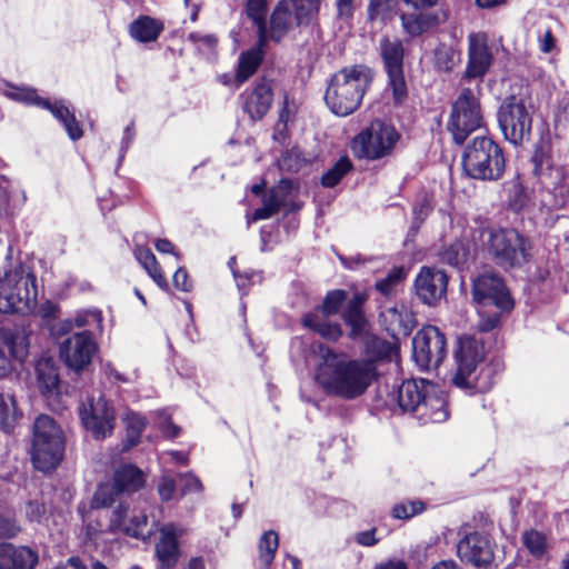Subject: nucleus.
<instances>
[{"label": "nucleus", "instance_id": "nucleus-1", "mask_svg": "<svg viewBox=\"0 0 569 569\" xmlns=\"http://www.w3.org/2000/svg\"><path fill=\"white\" fill-rule=\"evenodd\" d=\"M378 378L376 360L350 358L329 348L321 349L315 371V379L322 391L345 401L362 397Z\"/></svg>", "mask_w": 569, "mask_h": 569}, {"label": "nucleus", "instance_id": "nucleus-2", "mask_svg": "<svg viewBox=\"0 0 569 569\" xmlns=\"http://www.w3.org/2000/svg\"><path fill=\"white\" fill-rule=\"evenodd\" d=\"M373 79L372 70L365 64L345 67L336 72L326 90L325 100L337 116L346 117L360 106Z\"/></svg>", "mask_w": 569, "mask_h": 569}, {"label": "nucleus", "instance_id": "nucleus-3", "mask_svg": "<svg viewBox=\"0 0 569 569\" xmlns=\"http://www.w3.org/2000/svg\"><path fill=\"white\" fill-rule=\"evenodd\" d=\"M531 161L533 174L540 184L541 206L548 210L569 206V170L553 164L550 146L543 143L536 147Z\"/></svg>", "mask_w": 569, "mask_h": 569}, {"label": "nucleus", "instance_id": "nucleus-4", "mask_svg": "<svg viewBox=\"0 0 569 569\" xmlns=\"http://www.w3.org/2000/svg\"><path fill=\"white\" fill-rule=\"evenodd\" d=\"M37 296L36 276L29 267L10 263L0 269V312L27 313L34 308Z\"/></svg>", "mask_w": 569, "mask_h": 569}, {"label": "nucleus", "instance_id": "nucleus-5", "mask_svg": "<svg viewBox=\"0 0 569 569\" xmlns=\"http://www.w3.org/2000/svg\"><path fill=\"white\" fill-rule=\"evenodd\" d=\"M64 437L57 422L47 415L39 416L32 428L31 460L36 469L50 471L62 460Z\"/></svg>", "mask_w": 569, "mask_h": 569}, {"label": "nucleus", "instance_id": "nucleus-6", "mask_svg": "<svg viewBox=\"0 0 569 569\" xmlns=\"http://www.w3.org/2000/svg\"><path fill=\"white\" fill-rule=\"evenodd\" d=\"M483 248L491 260L505 270L522 267L530 257L528 240L515 229H488Z\"/></svg>", "mask_w": 569, "mask_h": 569}, {"label": "nucleus", "instance_id": "nucleus-7", "mask_svg": "<svg viewBox=\"0 0 569 569\" xmlns=\"http://www.w3.org/2000/svg\"><path fill=\"white\" fill-rule=\"evenodd\" d=\"M466 173L480 180H498L505 171L502 149L489 137H476L466 147L462 156Z\"/></svg>", "mask_w": 569, "mask_h": 569}, {"label": "nucleus", "instance_id": "nucleus-8", "mask_svg": "<svg viewBox=\"0 0 569 569\" xmlns=\"http://www.w3.org/2000/svg\"><path fill=\"white\" fill-rule=\"evenodd\" d=\"M154 510V507L147 503L144 507L131 508L129 502H120L111 510L109 530L137 539H149L158 530L160 522L153 513Z\"/></svg>", "mask_w": 569, "mask_h": 569}, {"label": "nucleus", "instance_id": "nucleus-9", "mask_svg": "<svg viewBox=\"0 0 569 569\" xmlns=\"http://www.w3.org/2000/svg\"><path fill=\"white\" fill-rule=\"evenodd\" d=\"M472 298L481 308L493 306L497 309L487 320L479 323L482 331L495 329L499 325L500 313L513 308V300L503 280L493 273L481 274L473 281Z\"/></svg>", "mask_w": 569, "mask_h": 569}, {"label": "nucleus", "instance_id": "nucleus-10", "mask_svg": "<svg viewBox=\"0 0 569 569\" xmlns=\"http://www.w3.org/2000/svg\"><path fill=\"white\" fill-rule=\"evenodd\" d=\"M319 10V0H282L273 9L267 39L279 42L293 28L309 24Z\"/></svg>", "mask_w": 569, "mask_h": 569}, {"label": "nucleus", "instance_id": "nucleus-11", "mask_svg": "<svg viewBox=\"0 0 569 569\" xmlns=\"http://www.w3.org/2000/svg\"><path fill=\"white\" fill-rule=\"evenodd\" d=\"M485 359L483 343L471 336L458 339L455 350L456 372L452 383L462 390H482L478 385L477 369Z\"/></svg>", "mask_w": 569, "mask_h": 569}, {"label": "nucleus", "instance_id": "nucleus-12", "mask_svg": "<svg viewBox=\"0 0 569 569\" xmlns=\"http://www.w3.org/2000/svg\"><path fill=\"white\" fill-rule=\"evenodd\" d=\"M483 126L479 99L470 89H462L452 103L447 128L457 144H462L468 136Z\"/></svg>", "mask_w": 569, "mask_h": 569}, {"label": "nucleus", "instance_id": "nucleus-13", "mask_svg": "<svg viewBox=\"0 0 569 569\" xmlns=\"http://www.w3.org/2000/svg\"><path fill=\"white\" fill-rule=\"evenodd\" d=\"M398 139L399 134L392 126L375 120L353 138L351 149L360 159L377 160L388 156Z\"/></svg>", "mask_w": 569, "mask_h": 569}, {"label": "nucleus", "instance_id": "nucleus-14", "mask_svg": "<svg viewBox=\"0 0 569 569\" xmlns=\"http://www.w3.org/2000/svg\"><path fill=\"white\" fill-rule=\"evenodd\" d=\"M499 128L506 140L520 144L529 140L532 128V109L525 99L515 96L505 99L498 110Z\"/></svg>", "mask_w": 569, "mask_h": 569}, {"label": "nucleus", "instance_id": "nucleus-15", "mask_svg": "<svg viewBox=\"0 0 569 569\" xmlns=\"http://www.w3.org/2000/svg\"><path fill=\"white\" fill-rule=\"evenodd\" d=\"M379 54L388 76V86L391 88L396 102H401L407 96V86L403 74L405 49L402 41L395 38L382 37L379 41Z\"/></svg>", "mask_w": 569, "mask_h": 569}, {"label": "nucleus", "instance_id": "nucleus-16", "mask_svg": "<svg viewBox=\"0 0 569 569\" xmlns=\"http://www.w3.org/2000/svg\"><path fill=\"white\" fill-rule=\"evenodd\" d=\"M413 359L422 369L437 368L447 356V339L435 326L420 329L412 340Z\"/></svg>", "mask_w": 569, "mask_h": 569}, {"label": "nucleus", "instance_id": "nucleus-17", "mask_svg": "<svg viewBox=\"0 0 569 569\" xmlns=\"http://www.w3.org/2000/svg\"><path fill=\"white\" fill-rule=\"evenodd\" d=\"M346 296L347 293L343 290L328 292L322 306L303 317V325L322 338L337 341L342 335L341 327L339 323L331 322L327 318L339 311L342 302L346 300Z\"/></svg>", "mask_w": 569, "mask_h": 569}, {"label": "nucleus", "instance_id": "nucleus-18", "mask_svg": "<svg viewBox=\"0 0 569 569\" xmlns=\"http://www.w3.org/2000/svg\"><path fill=\"white\" fill-rule=\"evenodd\" d=\"M79 415L83 427L94 439L100 440L111 436L116 415L104 397L90 398L79 407Z\"/></svg>", "mask_w": 569, "mask_h": 569}, {"label": "nucleus", "instance_id": "nucleus-19", "mask_svg": "<svg viewBox=\"0 0 569 569\" xmlns=\"http://www.w3.org/2000/svg\"><path fill=\"white\" fill-rule=\"evenodd\" d=\"M97 350L91 332H77L61 342L60 358L67 367L78 372L91 363Z\"/></svg>", "mask_w": 569, "mask_h": 569}, {"label": "nucleus", "instance_id": "nucleus-20", "mask_svg": "<svg viewBox=\"0 0 569 569\" xmlns=\"http://www.w3.org/2000/svg\"><path fill=\"white\" fill-rule=\"evenodd\" d=\"M28 350L29 340L23 329H0V378L12 371L13 360L22 362L28 356Z\"/></svg>", "mask_w": 569, "mask_h": 569}, {"label": "nucleus", "instance_id": "nucleus-21", "mask_svg": "<svg viewBox=\"0 0 569 569\" xmlns=\"http://www.w3.org/2000/svg\"><path fill=\"white\" fill-rule=\"evenodd\" d=\"M447 274L435 268L423 267L415 281L418 298L428 306L436 305L447 291Z\"/></svg>", "mask_w": 569, "mask_h": 569}, {"label": "nucleus", "instance_id": "nucleus-22", "mask_svg": "<svg viewBox=\"0 0 569 569\" xmlns=\"http://www.w3.org/2000/svg\"><path fill=\"white\" fill-rule=\"evenodd\" d=\"M457 553L462 562L475 567H487L493 559L492 546L489 539L478 532L462 538L457 545Z\"/></svg>", "mask_w": 569, "mask_h": 569}, {"label": "nucleus", "instance_id": "nucleus-23", "mask_svg": "<svg viewBox=\"0 0 569 569\" xmlns=\"http://www.w3.org/2000/svg\"><path fill=\"white\" fill-rule=\"evenodd\" d=\"M468 44L466 76L468 78H481L492 63V53L488 47L487 34L482 32L470 33Z\"/></svg>", "mask_w": 569, "mask_h": 569}, {"label": "nucleus", "instance_id": "nucleus-24", "mask_svg": "<svg viewBox=\"0 0 569 569\" xmlns=\"http://www.w3.org/2000/svg\"><path fill=\"white\" fill-rule=\"evenodd\" d=\"M160 538L156 543V556L162 569L174 567L180 557L178 539L182 537L186 530L176 523H167L160 529Z\"/></svg>", "mask_w": 569, "mask_h": 569}, {"label": "nucleus", "instance_id": "nucleus-25", "mask_svg": "<svg viewBox=\"0 0 569 569\" xmlns=\"http://www.w3.org/2000/svg\"><path fill=\"white\" fill-rule=\"evenodd\" d=\"M430 387L431 383L423 379L405 380L397 390L390 395V399L397 402L402 412H413L416 415Z\"/></svg>", "mask_w": 569, "mask_h": 569}, {"label": "nucleus", "instance_id": "nucleus-26", "mask_svg": "<svg viewBox=\"0 0 569 569\" xmlns=\"http://www.w3.org/2000/svg\"><path fill=\"white\" fill-rule=\"evenodd\" d=\"M258 36L259 38L257 43L251 49L242 52L239 57L238 69L236 74V79L239 83H243L251 76H253L264 58V48L267 43V27L260 26V34Z\"/></svg>", "mask_w": 569, "mask_h": 569}, {"label": "nucleus", "instance_id": "nucleus-27", "mask_svg": "<svg viewBox=\"0 0 569 569\" xmlns=\"http://www.w3.org/2000/svg\"><path fill=\"white\" fill-rule=\"evenodd\" d=\"M416 417L421 423H440L449 417L446 396L431 385L423 402H421Z\"/></svg>", "mask_w": 569, "mask_h": 569}, {"label": "nucleus", "instance_id": "nucleus-28", "mask_svg": "<svg viewBox=\"0 0 569 569\" xmlns=\"http://www.w3.org/2000/svg\"><path fill=\"white\" fill-rule=\"evenodd\" d=\"M243 110L252 120L262 119L271 107L273 94L270 81L261 80L243 94Z\"/></svg>", "mask_w": 569, "mask_h": 569}, {"label": "nucleus", "instance_id": "nucleus-29", "mask_svg": "<svg viewBox=\"0 0 569 569\" xmlns=\"http://www.w3.org/2000/svg\"><path fill=\"white\" fill-rule=\"evenodd\" d=\"M38 553L29 547L0 543V569H33Z\"/></svg>", "mask_w": 569, "mask_h": 569}, {"label": "nucleus", "instance_id": "nucleus-30", "mask_svg": "<svg viewBox=\"0 0 569 569\" xmlns=\"http://www.w3.org/2000/svg\"><path fill=\"white\" fill-rule=\"evenodd\" d=\"M291 189V182L281 180L278 186L272 188L262 199L263 206L254 210L248 224L259 220H267L278 213L287 204V199Z\"/></svg>", "mask_w": 569, "mask_h": 569}, {"label": "nucleus", "instance_id": "nucleus-31", "mask_svg": "<svg viewBox=\"0 0 569 569\" xmlns=\"http://www.w3.org/2000/svg\"><path fill=\"white\" fill-rule=\"evenodd\" d=\"M40 108L49 110L52 113L63 126L71 140H79L83 136L82 128L76 119L74 113L70 111L62 100L51 102L48 99H43V101H40Z\"/></svg>", "mask_w": 569, "mask_h": 569}, {"label": "nucleus", "instance_id": "nucleus-32", "mask_svg": "<svg viewBox=\"0 0 569 569\" xmlns=\"http://www.w3.org/2000/svg\"><path fill=\"white\" fill-rule=\"evenodd\" d=\"M113 481L123 493H132L144 486L146 479L142 470L138 467L122 465L116 470Z\"/></svg>", "mask_w": 569, "mask_h": 569}, {"label": "nucleus", "instance_id": "nucleus-33", "mask_svg": "<svg viewBox=\"0 0 569 569\" xmlns=\"http://www.w3.org/2000/svg\"><path fill=\"white\" fill-rule=\"evenodd\" d=\"M22 417L13 393L0 391V430L10 433Z\"/></svg>", "mask_w": 569, "mask_h": 569}, {"label": "nucleus", "instance_id": "nucleus-34", "mask_svg": "<svg viewBox=\"0 0 569 569\" xmlns=\"http://www.w3.org/2000/svg\"><path fill=\"white\" fill-rule=\"evenodd\" d=\"M367 297L363 293H356L347 305L343 312V320L351 328L350 336L357 338L360 336L366 326V318L362 311V305Z\"/></svg>", "mask_w": 569, "mask_h": 569}, {"label": "nucleus", "instance_id": "nucleus-35", "mask_svg": "<svg viewBox=\"0 0 569 569\" xmlns=\"http://www.w3.org/2000/svg\"><path fill=\"white\" fill-rule=\"evenodd\" d=\"M162 29L161 22L151 17L142 16L131 22L129 32L134 40L147 43L156 41Z\"/></svg>", "mask_w": 569, "mask_h": 569}, {"label": "nucleus", "instance_id": "nucleus-36", "mask_svg": "<svg viewBox=\"0 0 569 569\" xmlns=\"http://www.w3.org/2000/svg\"><path fill=\"white\" fill-rule=\"evenodd\" d=\"M36 373L43 395H52L58 389L59 376L52 359L41 358L36 365Z\"/></svg>", "mask_w": 569, "mask_h": 569}, {"label": "nucleus", "instance_id": "nucleus-37", "mask_svg": "<svg viewBox=\"0 0 569 569\" xmlns=\"http://www.w3.org/2000/svg\"><path fill=\"white\" fill-rule=\"evenodd\" d=\"M390 325L396 326L400 331L408 333L416 327L415 315L403 305L390 307L382 313Z\"/></svg>", "mask_w": 569, "mask_h": 569}, {"label": "nucleus", "instance_id": "nucleus-38", "mask_svg": "<svg viewBox=\"0 0 569 569\" xmlns=\"http://www.w3.org/2000/svg\"><path fill=\"white\" fill-rule=\"evenodd\" d=\"M123 492L119 490L114 481L112 483H102L97 489L93 497V506L97 508H110L114 503L128 502L122 500Z\"/></svg>", "mask_w": 569, "mask_h": 569}, {"label": "nucleus", "instance_id": "nucleus-39", "mask_svg": "<svg viewBox=\"0 0 569 569\" xmlns=\"http://www.w3.org/2000/svg\"><path fill=\"white\" fill-rule=\"evenodd\" d=\"M123 423L127 431V448L136 446L147 427V420L140 413L128 411L123 418Z\"/></svg>", "mask_w": 569, "mask_h": 569}, {"label": "nucleus", "instance_id": "nucleus-40", "mask_svg": "<svg viewBox=\"0 0 569 569\" xmlns=\"http://www.w3.org/2000/svg\"><path fill=\"white\" fill-rule=\"evenodd\" d=\"M522 543L530 555L537 559L543 558L548 552L546 535L536 529H530L523 532Z\"/></svg>", "mask_w": 569, "mask_h": 569}, {"label": "nucleus", "instance_id": "nucleus-41", "mask_svg": "<svg viewBox=\"0 0 569 569\" xmlns=\"http://www.w3.org/2000/svg\"><path fill=\"white\" fill-rule=\"evenodd\" d=\"M279 546L278 533L273 530L266 531L259 540V559L268 569L273 561L274 553Z\"/></svg>", "mask_w": 569, "mask_h": 569}, {"label": "nucleus", "instance_id": "nucleus-42", "mask_svg": "<svg viewBox=\"0 0 569 569\" xmlns=\"http://www.w3.org/2000/svg\"><path fill=\"white\" fill-rule=\"evenodd\" d=\"M403 30L411 37L426 32L431 26V18L422 13L401 14Z\"/></svg>", "mask_w": 569, "mask_h": 569}, {"label": "nucleus", "instance_id": "nucleus-43", "mask_svg": "<svg viewBox=\"0 0 569 569\" xmlns=\"http://www.w3.org/2000/svg\"><path fill=\"white\" fill-rule=\"evenodd\" d=\"M352 169L349 158H340L332 168H330L321 178V183L326 188H333Z\"/></svg>", "mask_w": 569, "mask_h": 569}, {"label": "nucleus", "instance_id": "nucleus-44", "mask_svg": "<svg viewBox=\"0 0 569 569\" xmlns=\"http://www.w3.org/2000/svg\"><path fill=\"white\" fill-rule=\"evenodd\" d=\"M3 94L13 101L37 107H40V101H43L44 99L39 97L34 89L27 87L8 86Z\"/></svg>", "mask_w": 569, "mask_h": 569}, {"label": "nucleus", "instance_id": "nucleus-45", "mask_svg": "<svg viewBox=\"0 0 569 569\" xmlns=\"http://www.w3.org/2000/svg\"><path fill=\"white\" fill-rule=\"evenodd\" d=\"M435 66L440 71H450L458 61L457 52L449 46L440 44L433 54Z\"/></svg>", "mask_w": 569, "mask_h": 569}, {"label": "nucleus", "instance_id": "nucleus-46", "mask_svg": "<svg viewBox=\"0 0 569 569\" xmlns=\"http://www.w3.org/2000/svg\"><path fill=\"white\" fill-rule=\"evenodd\" d=\"M393 0H370L368 4V19L370 21H385L391 18Z\"/></svg>", "mask_w": 569, "mask_h": 569}, {"label": "nucleus", "instance_id": "nucleus-47", "mask_svg": "<svg viewBox=\"0 0 569 569\" xmlns=\"http://www.w3.org/2000/svg\"><path fill=\"white\" fill-rule=\"evenodd\" d=\"M405 279V271L402 268H393L386 278L377 281L376 288L383 296H390L395 287Z\"/></svg>", "mask_w": 569, "mask_h": 569}, {"label": "nucleus", "instance_id": "nucleus-48", "mask_svg": "<svg viewBox=\"0 0 569 569\" xmlns=\"http://www.w3.org/2000/svg\"><path fill=\"white\" fill-rule=\"evenodd\" d=\"M425 509V505L420 500L407 501L398 503L392 509V515L397 519H409Z\"/></svg>", "mask_w": 569, "mask_h": 569}, {"label": "nucleus", "instance_id": "nucleus-49", "mask_svg": "<svg viewBox=\"0 0 569 569\" xmlns=\"http://www.w3.org/2000/svg\"><path fill=\"white\" fill-rule=\"evenodd\" d=\"M267 10L266 0H247V13L258 27V34H260V26L266 27L264 16Z\"/></svg>", "mask_w": 569, "mask_h": 569}, {"label": "nucleus", "instance_id": "nucleus-50", "mask_svg": "<svg viewBox=\"0 0 569 569\" xmlns=\"http://www.w3.org/2000/svg\"><path fill=\"white\" fill-rule=\"evenodd\" d=\"M188 40L194 44L200 51H212L217 46V38L210 33H202L199 31L190 32Z\"/></svg>", "mask_w": 569, "mask_h": 569}, {"label": "nucleus", "instance_id": "nucleus-51", "mask_svg": "<svg viewBox=\"0 0 569 569\" xmlns=\"http://www.w3.org/2000/svg\"><path fill=\"white\" fill-rule=\"evenodd\" d=\"M467 251L461 243L451 244L442 253V260L450 266H459L466 259Z\"/></svg>", "mask_w": 569, "mask_h": 569}, {"label": "nucleus", "instance_id": "nucleus-52", "mask_svg": "<svg viewBox=\"0 0 569 569\" xmlns=\"http://www.w3.org/2000/svg\"><path fill=\"white\" fill-rule=\"evenodd\" d=\"M176 492V480L174 478L169 475L168 472H164L159 481L158 485V493L162 501H169L173 498Z\"/></svg>", "mask_w": 569, "mask_h": 569}, {"label": "nucleus", "instance_id": "nucleus-53", "mask_svg": "<svg viewBox=\"0 0 569 569\" xmlns=\"http://www.w3.org/2000/svg\"><path fill=\"white\" fill-rule=\"evenodd\" d=\"M178 477L180 478V481L182 482V495L189 493V492H200L202 491L203 487L198 477H196L192 473H179Z\"/></svg>", "mask_w": 569, "mask_h": 569}, {"label": "nucleus", "instance_id": "nucleus-54", "mask_svg": "<svg viewBox=\"0 0 569 569\" xmlns=\"http://www.w3.org/2000/svg\"><path fill=\"white\" fill-rule=\"evenodd\" d=\"M144 270L147 271V273L150 276V278L157 283V286L160 289H162V290L169 289L168 281L164 278V276L162 274L161 268H160L158 261H156L153 264H150V267L144 268Z\"/></svg>", "mask_w": 569, "mask_h": 569}, {"label": "nucleus", "instance_id": "nucleus-55", "mask_svg": "<svg viewBox=\"0 0 569 569\" xmlns=\"http://www.w3.org/2000/svg\"><path fill=\"white\" fill-rule=\"evenodd\" d=\"M511 192L513 193V198L510 199V204L515 210H521L527 201V197L523 190V187L516 182L512 186Z\"/></svg>", "mask_w": 569, "mask_h": 569}, {"label": "nucleus", "instance_id": "nucleus-56", "mask_svg": "<svg viewBox=\"0 0 569 569\" xmlns=\"http://www.w3.org/2000/svg\"><path fill=\"white\" fill-rule=\"evenodd\" d=\"M19 531V527L8 517L0 516V538L14 537Z\"/></svg>", "mask_w": 569, "mask_h": 569}, {"label": "nucleus", "instance_id": "nucleus-57", "mask_svg": "<svg viewBox=\"0 0 569 569\" xmlns=\"http://www.w3.org/2000/svg\"><path fill=\"white\" fill-rule=\"evenodd\" d=\"M173 284L181 291H190L192 284L189 280L188 272L183 268H179L173 274Z\"/></svg>", "mask_w": 569, "mask_h": 569}, {"label": "nucleus", "instance_id": "nucleus-58", "mask_svg": "<svg viewBox=\"0 0 569 569\" xmlns=\"http://www.w3.org/2000/svg\"><path fill=\"white\" fill-rule=\"evenodd\" d=\"M134 256L143 269L150 267V264H153L157 261L152 251L146 247H137Z\"/></svg>", "mask_w": 569, "mask_h": 569}, {"label": "nucleus", "instance_id": "nucleus-59", "mask_svg": "<svg viewBox=\"0 0 569 569\" xmlns=\"http://www.w3.org/2000/svg\"><path fill=\"white\" fill-rule=\"evenodd\" d=\"M431 210H432V206H431L430 201L427 198H425L419 204H417L413 208L415 219L419 222H422L428 217V214L431 212Z\"/></svg>", "mask_w": 569, "mask_h": 569}, {"label": "nucleus", "instance_id": "nucleus-60", "mask_svg": "<svg viewBox=\"0 0 569 569\" xmlns=\"http://www.w3.org/2000/svg\"><path fill=\"white\" fill-rule=\"evenodd\" d=\"M353 1L355 0H338L337 10L341 19H350L353 16Z\"/></svg>", "mask_w": 569, "mask_h": 569}, {"label": "nucleus", "instance_id": "nucleus-61", "mask_svg": "<svg viewBox=\"0 0 569 569\" xmlns=\"http://www.w3.org/2000/svg\"><path fill=\"white\" fill-rule=\"evenodd\" d=\"M376 530H367L356 535V541L365 547H371L378 542L375 537Z\"/></svg>", "mask_w": 569, "mask_h": 569}, {"label": "nucleus", "instance_id": "nucleus-62", "mask_svg": "<svg viewBox=\"0 0 569 569\" xmlns=\"http://www.w3.org/2000/svg\"><path fill=\"white\" fill-rule=\"evenodd\" d=\"M339 260L348 269H358L366 262V259L361 254H355L351 257L339 256Z\"/></svg>", "mask_w": 569, "mask_h": 569}, {"label": "nucleus", "instance_id": "nucleus-63", "mask_svg": "<svg viewBox=\"0 0 569 569\" xmlns=\"http://www.w3.org/2000/svg\"><path fill=\"white\" fill-rule=\"evenodd\" d=\"M102 370L108 377L113 378L119 382L131 383L133 381L131 377H127L118 372L109 362L103 365Z\"/></svg>", "mask_w": 569, "mask_h": 569}, {"label": "nucleus", "instance_id": "nucleus-64", "mask_svg": "<svg viewBox=\"0 0 569 569\" xmlns=\"http://www.w3.org/2000/svg\"><path fill=\"white\" fill-rule=\"evenodd\" d=\"M553 44H555L553 36L550 30H547L540 39V50L545 53H548L552 50Z\"/></svg>", "mask_w": 569, "mask_h": 569}]
</instances>
